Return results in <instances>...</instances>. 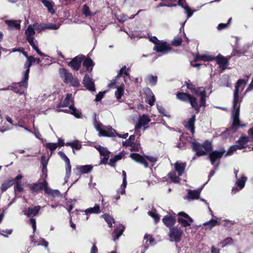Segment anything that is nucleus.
Returning a JSON list of instances; mask_svg holds the SVG:
<instances>
[{
    "instance_id": "nucleus-1",
    "label": "nucleus",
    "mask_w": 253,
    "mask_h": 253,
    "mask_svg": "<svg viewBox=\"0 0 253 253\" xmlns=\"http://www.w3.org/2000/svg\"><path fill=\"white\" fill-rule=\"evenodd\" d=\"M191 144L192 150L196 152L197 157L205 156L207 152H210L212 150L211 142L209 140L205 141L202 144L195 141H192Z\"/></svg>"
},
{
    "instance_id": "nucleus-2",
    "label": "nucleus",
    "mask_w": 253,
    "mask_h": 253,
    "mask_svg": "<svg viewBox=\"0 0 253 253\" xmlns=\"http://www.w3.org/2000/svg\"><path fill=\"white\" fill-rule=\"evenodd\" d=\"M176 98L181 101L187 102L188 101L192 108H193L198 113L200 112V108L203 105L198 103L197 98L194 96L186 92H177L176 94Z\"/></svg>"
},
{
    "instance_id": "nucleus-3",
    "label": "nucleus",
    "mask_w": 253,
    "mask_h": 253,
    "mask_svg": "<svg viewBox=\"0 0 253 253\" xmlns=\"http://www.w3.org/2000/svg\"><path fill=\"white\" fill-rule=\"evenodd\" d=\"M59 75L63 82L66 84H69L74 87H79L80 84L77 77H74L73 74L64 68L59 69Z\"/></svg>"
},
{
    "instance_id": "nucleus-4",
    "label": "nucleus",
    "mask_w": 253,
    "mask_h": 253,
    "mask_svg": "<svg viewBox=\"0 0 253 253\" xmlns=\"http://www.w3.org/2000/svg\"><path fill=\"white\" fill-rule=\"evenodd\" d=\"M185 84L187 89H189L192 93H194L196 95L200 96L201 105L205 107L207 106L206 99L207 97L205 88L204 87H195V85L190 83V81L185 82Z\"/></svg>"
},
{
    "instance_id": "nucleus-5",
    "label": "nucleus",
    "mask_w": 253,
    "mask_h": 253,
    "mask_svg": "<svg viewBox=\"0 0 253 253\" xmlns=\"http://www.w3.org/2000/svg\"><path fill=\"white\" fill-rule=\"evenodd\" d=\"M183 234V230L180 227L176 226L169 229V236L171 241L179 243L182 239Z\"/></svg>"
},
{
    "instance_id": "nucleus-6",
    "label": "nucleus",
    "mask_w": 253,
    "mask_h": 253,
    "mask_svg": "<svg viewBox=\"0 0 253 253\" xmlns=\"http://www.w3.org/2000/svg\"><path fill=\"white\" fill-rule=\"evenodd\" d=\"M225 152L223 148H221L219 151L212 150L211 151L209 154L208 158L211 161V164L214 166L215 162L217 161H219L223 157Z\"/></svg>"
},
{
    "instance_id": "nucleus-7",
    "label": "nucleus",
    "mask_w": 253,
    "mask_h": 253,
    "mask_svg": "<svg viewBox=\"0 0 253 253\" xmlns=\"http://www.w3.org/2000/svg\"><path fill=\"white\" fill-rule=\"evenodd\" d=\"M84 56L79 55L73 58L72 60L67 63L68 66L71 67L72 70L77 71L81 66V64L83 61Z\"/></svg>"
},
{
    "instance_id": "nucleus-8",
    "label": "nucleus",
    "mask_w": 253,
    "mask_h": 253,
    "mask_svg": "<svg viewBox=\"0 0 253 253\" xmlns=\"http://www.w3.org/2000/svg\"><path fill=\"white\" fill-rule=\"evenodd\" d=\"M240 110L237 109L235 110H232V117L233 118V122L231 128L230 130L236 131L239 129L240 126V120L239 119Z\"/></svg>"
},
{
    "instance_id": "nucleus-9",
    "label": "nucleus",
    "mask_w": 253,
    "mask_h": 253,
    "mask_svg": "<svg viewBox=\"0 0 253 253\" xmlns=\"http://www.w3.org/2000/svg\"><path fill=\"white\" fill-rule=\"evenodd\" d=\"M171 47L166 42L161 41L155 45L153 50L157 52L167 53L170 51Z\"/></svg>"
},
{
    "instance_id": "nucleus-10",
    "label": "nucleus",
    "mask_w": 253,
    "mask_h": 253,
    "mask_svg": "<svg viewBox=\"0 0 253 253\" xmlns=\"http://www.w3.org/2000/svg\"><path fill=\"white\" fill-rule=\"evenodd\" d=\"M213 58L219 65V67L222 70H224L227 68V66L229 64V62L226 57L219 53L216 57L213 56Z\"/></svg>"
},
{
    "instance_id": "nucleus-11",
    "label": "nucleus",
    "mask_w": 253,
    "mask_h": 253,
    "mask_svg": "<svg viewBox=\"0 0 253 253\" xmlns=\"http://www.w3.org/2000/svg\"><path fill=\"white\" fill-rule=\"evenodd\" d=\"M93 167L91 165L78 166L74 169V173L77 176L82 174L88 173L92 170Z\"/></svg>"
},
{
    "instance_id": "nucleus-12",
    "label": "nucleus",
    "mask_w": 253,
    "mask_h": 253,
    "mask_svg": "<svg viewBox=\"0 0 253 253\" xmlns=\"http://www.w3.org/2000/svg\"><path fill=\"white\" fill-rule=\"evenodd\" d=\"M46 181L44 179L42 182H41L29 184L28 187L29 188L32 193H38L42 190L43 186H46Z\"/></svg>"
},
{
    "instance_id": "nucleus-13",
    "label": "nucleus",
    "mask_w": 253,
    "mask_h": 253,
    "mask_svg": "<svg viewBox=\"0 0 253 253\" xmlns=\"http://www.w3.org/2000/svg\"><path fill=\"white\" fill-rule=\"evenodd\" d=\"M150 121L151 120L147 115L143 114L142 116H140L138 119V122L135 126V132L138 131L142 126H144L148 125Z\"/></svg>"
},
{
    "instance_id": "nucleus-14",
    "label": "nucleus",
    "mask_w": 253,
    "mask_h": 253,
    "mask_svg": "<svg viewBox=\"0 0 253 253\" xmlns=\"http://www.w3.org/2000/svg\"><path fill=\"white\" fill-rule=\"evenodd\" d=\"M24 82V78H23L22 81L18 83H15L13 84L11 86V90L16 93H18L22 95L24 93V90H21V88H27L28 87V81H26V83H23Z\"/></svg>"
},
{
    "instance_id": "nucleus-15",
    "label": "nucleus",
    "mask_w": 253,
    "mask_h": 253,
    "mask_svg": "<svg viewBox=\"0 0 253 253\" xmlns=\"http://www.w3.org/2000/svg\"><path fill=\"white\" fill-rule=\"evenodd\" d=\"M129 157L136 162L143 165L145 168L149 167L145 156H143L138 153H131Z\"/></svg>"
},
{
    "instance_id": "nucleus-16",
    "label": "nucleus",
    "mask_w": 253,
    "mask_h": 253,
    "mask_svg": "<svg viewBox=\"0 0 253 253\" xmlns=\"http://www.w3.org/2000/svg\"><path fill=\"white\" fill-rule=\"evenodd\" d=\"M84 85L89 91H94L95 90L94 83L88 74L84 75L83 80Z\"/></svg>"
},
{
    "instance_id": "nucleus-17",
    "label": "nucleus",
    "mask_w": 253,
    "mask_h": 253,
    "mask_svg": "<svg viewBox=\"0 0 253 253\" xmlns=\"http://www.w3.org/2000/svg\"><path fill=\"white\" fill-rule=\"evenodd\" d=\"M41 209V207L40 206L30 207L23 211V212L27 217H33L38 215Z\"/></svg>"
},
{
    "instance_id": "nucleus-18",
    "label": "nucleus",
    "mask_w": 253,
    "mask_h": 253,
    "mask_svg": "<svg viewBox=\"0 0 253 253\" xmlns=\"http://www.w3.org/2000/svg\"><path fill=\"white\" fill-rule=\"evenodd\" d=\"M247 180V177L244 175L242 176L241 178L238 179L236 182V184L238 187H233L232 189V193L235 194L240 190L242 189L245 187Z\"/></svg>"
},
{
    "instance_id": "nucleus-19",
    "label": "nucleus",
    "mask_w": 253,
    "mask_h": 253,
    "mask_svg": "<svg viewBox=\"0 0 253 253\" xmlns=\"http://www.w3.org/2000/svg\"><path fill=\"white\" fill-rule=\"evenodd\" d=\"M72 95L71 93H67L65 98L63 101H60L56 106V108H60L62 107H65L70 106V103L71 102L74 103V100L72 99Z\"/></svg>"
},
{
    "instance_id": "nucleus-20",
    "label": "nucleus",
    "mask_w": 253,
    "mask_h": 253,
    "mask_svg": "<svg viewBox=\"0 0 253 253\" xmlns=\"http://www.w3.org/2000/svg\"><path fill=\"white\" fill-rule=\"evenodd\" d=\"M163 222L170 229L174 227V225L176 222V218L172 215L164 216L162 219Z\"/></svg>"
},
{
    "instance_id": "nucleus-21",
    "label": "nucleus",
    "mask_w": 253,
    "mask_h": 253,
    "mask_svg": "<svg viewBox=\"0 0 253 253\" xmlns=\"http://www.w3.org/2000/svg\"><path fill=\"white\" fill-rule=\"evenodd\" d=\"M196 122V115H193L191 118H190L187 124L185 125L184 126L190 131L192 134L193 135L195 131V123Z\"/></svg>"
},
{
    "instance_id": "nucleus-22",
    "label": "nucleus",
    "mask_w": 253,
    "mask_h": 253,
    "mask_svg": "<svg viewBox=\"0 0 253 253\" xmlns=\"http://www.w3.org/2000/svg\"><path fill=\"white\" fill-rule=\"evenodd\" d=\"M199 61H214V59L212 55H209L207 54L200 55L198 53L194 56V61L196 62Z\"/></svg>"
},
{
    "instance_id": "nucleus-23",
    "label": "nucleus",
    "mask_w": 253,
    "mask_h": 253,
    "mask_svg": "<svg viewBox=\"0 0 253 253\" xmlns=\"http://www.w3.org/2000/svg\"><path fill=\"white\" fill-rule=\"evenodd\" d=\"M249 139L248 136H241L236 141V145L239 150H242L247 147V144L249 142Z\"/></svg>"
},
{
    "instance_id": "nucleus-24",
    "label": "nucleus",
    "mask_w": 253,
    "mask_h": 253,
    "mask_svg": "<svg viewBox=\"0 0 253 253\" xmlns=\"http://www.w3.org/2000/svg\"><path fill=\"white\" fill-rule=\"evenodd\" d=\"M116 130L111 126L107 127L106 129H103L100 131L99 135L106 137L115 136Z\"/></svg>"
},
{
    "instance_id": "nucleus-25",
    "label": "nucleus",
    "mask_w": 253,
    "mask_h": 253,
    "mask_svg": "<svg viewBox=\"0 0 253 253\" xmlns=\"http://www.w3.org/2000/svg\"><path fill=\"white\" fill-rule=\"evenodd\" d=\"M145 94L146 102H147L150 106H153L154 105L156 99L155 95L152 92V90L148 88L147 91L146 92Z\"/></svg>"
},
{
    "instance_id": "nucleus-26",
    "label": "nucleus",
    "mask_w": 253,
    "mask_h": 253,
    "mask_svg": "<svg viewBox=\"0 0 253 253\" xmlns=\"http://www.w3.org/2000/svg\"><path fill=\"white\" fill-rule=\"evenodd\" d=\"M32 61L31 60L28 59L25 62L24 66V68L26 69V71L24 72V82L23 83H26V81H28L29 79V74L30 73V67L32 65Z\"/></svg>"
},
{
    "instance_id": "nucleus-27",
    "label": "nucleus",
    "mask_w": 253,
    "mask_h": 253,
    "mask_svg": "<svg viewBox=\"0 0 253 253\" xmlns=\"http://www.w3.org/2000/svg\"><path fill=\"white\" fill-rule=\"evenodd\" d=\"M186 165L185 163L177 161L174 164V169L178 176H181L185 171Z\"/></svg>"
},
{
    "instance_id": "nucleus-28",
    "label": "nucleus",
    "mask_w": 253,
    "mask_h": 253,
    "mask_svg": "<svg viewBox=\"0 0 253 253\" xmlns=\"http://www.w3.org/2000/svg\"><path fill=\"white\" fill-rule=\"evenodd\" d=\"M83 65L86 68L87 71L91 72L92 71L94 63L90 58L87 57L83 61Z\"/></svg>"
},
{
    "instance_id": "nucleus-29",
    "label": "nucleus",
    "mask_w": 253,
    "mask_h": 253,
    "mask_svg": "<svg viewBox=\"0 0 253 253\" xmlns=\"http://www.w3.org/2000/svg\"><path fill=\"white\" fill-rule=\"evenodd\" d=\"M27 41L29 43V44L32 46L33 48L37 52V53L42 56H46V55L42 52L38 48V47L36 45L35 43L34 42V38H31L30 37H27L26 38Z\"/></svg>"
},
{
    "instance_id": "nucleus-30",
    "label": "nucleus",
    "mask_w": 253,
    "mask_h": 253,
    "mask_svg": "<svg viewBox=\"0 0 253 253\" xmlns=\"http://www.w3.org/2000/svg\"><path fill=\"white\" fill-rule=\"evenodd\" d=\"M5 23L7 25L10 30H19L20 29V23L17 22L16 20H6L5 21Z\"/></svg>"
},
{
    "instance_id": "nucleus-31",
    "label": "nucleus",
    "mask_w": 253,
    "mask_h": 253,
    "mask_svg": "<svg viewBox=\"0 0 253 253\" xmlns=\"http://www.w3.org/2000/svg\"><path fill=\"white\" fill-rule=\"evenodd\" d=\"M239 92L236 90L234 91V97L233 101V107L232 110H235L237 109H240V103H239Z\"/></svg>"
},
{
    "instance_id": "nucleus-32",
    "label": "nucleus",
    "mask_w": 253,
    "mask_h": 253,
    "mask_svg": "<svg viewBox=\"0 0 253 253\" xmlns=\"http://www.w3.org/2000/svg\"><path fill=\"white\" fill-rule=\"evenodd\" d=\"M43 4L46 7L49 12L51 14L55 13V10L53 8V4L52 1L48 0H40Z\"/></svg>"
},
{
    "instance_id": "nucleus-33",
    "label": "nucleus",
    "mask_w": 253,
    "mask_h": 253,
    "mask_svg": "<svg viewBox=\"0 0 253 253\" xmlns=\"http://www.w3.org/2000/svg\"><path fill=\"white\" fill-rule=\"evenodd\" d=\"M69 109L71 110V114L74 116L76 118L80 119L82 118V113L78 110L74 106V103L69 106Z\"/></svg>"
},
{
    "instance_id": "nucleus-34",
    "label": "nucleus",
    "mask_w": 253,
    "mask_h": 253,
    "mask_svg": "<svg viewBox=\"0 0 253 253\" xmlns=\"http://www.w3.org/2000/svg\"><path fill=\"white\" fill-rule=\"evenodd\" d=\"M85 213L87 215L91 213H99L100 212V208L99 205L95 204L93 208H89L84 211Z\"/></svg>"
},
{
    "instance_id": "nucleus-35",
    "label": "nucleus",
    "mask_w": 253,
    "mask_h": 253,
    "mask_svg": "<svg viewBox=\"0 0 253 253\" xmlns=\"http://www.w3.org/2000/svg\"><path fill=\"white\" fill-rule=\"evenodd\" d=\"M169 178L171 180L172 182L175 183H178L180 182V179L179 178L180 176H176V172L175 171H170L168 174Z\"/></svg>"
},
{
    "instance_id": "nucleus-36",
    "label": "nucleus",
    "mask_w": 253,
    "mask_h": 253,
    "mask_svg": "<svg viewBox=\"0 0 253 253\" xmlns=\"http://www.w3.org/2000/svg\"><path fill=\"white\" fill-rule=\"evenodd\" d=\"M124 84H122L117 87V89L115 92V95L118 100H119V99H120L124 95Z\"/></svg>"
},
{
    "instance_id": "nucleus-37",
    "label": "nucleus",
    "mask_w": 253,
    "mask_h": 253,
    "mask_svg": "<svg viewBox=\"0 0 253 253\" xmlns=\"http://www.w3.org/2000/svg\"><path fill=\"white\" fill-rule=\"evenodd\" d=\"M13 185V181L11 180H8L4 181L2 183L0 190L2 193L4 192L7 190L8 188L10 187Z\"/></svg>"
},
{
    "instance_id": "nucleus-38",
    "label": "nucleus",
    "mask_w": 253,
    "mask_h": 253,
    "mask_svg": "<svg viewBox=\"0 0 253 253\" xmlns=\"http://www.w3.org/2000/svg\"><path fill=\"white\" fill-rule=\"evenodd\" d=\"M83 14L86 17L93 16L95 15V12H91L89 7L86 5L84 4L82 8Z\"/></svg>"
},
{
    "instance_id": "nucleus-39",
    "label": "nucleus",
    "mask_w": 253,
    "mask_h": 253,
    "mask_svg": "<svg viewBox=\"0 0 253 253\" xmlns=\"http://www.w3.org/2000/svg\"><path fill=\"white\" fill-rule=\"evenodd\" d=\"M200 192L197 190H189L188 192V198L192 199H198L200 197Z\"/></svg>"
},
{
    "instance_id": "nucleus-40",
    "label": "nucleus",
    "mask_w": 253,
    "mask_h": 253,
    "mask_svg": "<svg viewBox=\"0 0 253 253\" xmlns=\"http://www.w3.org/2000/svg\"><path fill=\"white\" fill-rule=\"evenodd\" d=\"M204 225L205 226H208V227H206L207 229H211L216 225H219V223L216 219H211L210 221L205 223Z\"/></svg>"
},
{
    "instance_id": "nucleus-41",
    "label": "nucleus",
    "mask_w": 253,
    "mask_h": 253,
    "mask_svg": "<svg viewBox=\"0 0 253 253\" xmlns=\"http://www.w3.org/2000/svg\"><path fill=\"white\" fill-rule=\"evenodd\" d=\"M124 230V228H122L121 229H115L112 233L113 240L116 241V240H118L119 238V237L122 235Z\"/></svg>"
},
{
    "instance_id": "nucleus-42",
    "label": "nucleus",
    "mask_w": 253,
    "mask_h": 253,
    "mask_svg": "<svg viewBox=\"0 0 253 253\" xmlns=\"http://www.w3.org/2000/svg\"><path fill=\"white\" fill-rule=\"evenodd\" d=\"M135 139V136L131 135L128 139H126L125 141L123 142V146L124 147L131 146L132 143L134 142Z\"/></svg>"
},
{
    "instance_id": "nucleus-43",
    "label": "nucleus",
    "mask_w": 253,
    "mask_h": 253,
    "mask_svg": "<svg viewBox=\"0 0 253 253\" xmlns=\"http://www.w3.org/2000/svg\"><path fill=\"white\" fill-rule=\"evenodd\" d=\"M148 214L149 215L153 217L155 223H157L160 221V216L156 213V210L154 211H150L148 212Z\"/></svg>"
},
{
    "instance_id": "nucleus-44",
    "label": "nucleus",
    "mask_w": 253,
    "mask_h": 253,
    "mask_svg": "<svg viewBox=\"0 0 253 253\" xmlns=\"http://www.w3.org/2000/svg\"><path fill=\"white\" fill-rule=\"evenodd\" d=\"M105 221L107 223L109 227H112V223L114 222V218L110 215L107 214H104L102 215Z\"/></svg>"
},
{
    "instance_id": "nucleus-45",
    "label": "nucleus",
    "mask_w": 253,
    "mask_h": 253,
    "mask_svg": "<svg viewBox=\"0 0 253 253\" xmlns=\"http://www.w3.org/2000/svg\"><path fill=\"white\" fill-rule=\"evenodd\" d=\"M147 79L151 85H155L157 83L158 77L156 76L148 75L147 76Z\"/></svg>"
},
{
    "instance_id": "nucleus-46",
    "label": "nucleus",
    "mask_w": 253,
    "mask_h": 253,
    "mask_svg": "<svg viewBox=\"0 0 253 253\" xmlns=\"http://www.w3.org/2000/svg\"><path fill=\"white\" fill-rule=\"evenodd\" d=\"M66 163V176L65 178H69L71 174V165L70 164V161H69Z\"/></svg>"
},
{
    "instance_id": "nucleus-47",
    "label": "nucleus",
    "mask_w": 253,
    "mask_h": 253,
    "mask_svg": "<svg viewBox=\"0 0 253 253\" xmlns=\"http://www.w3.org/2000/svg\"><path fill=\"white\" fill-rule=\"evenodd\" d=\"M25 34L27 37L33 38V36L35 34V32L31 25H29L25 31Z\"/></svg>"
},
{
    "instance_id": "nucleus-48",
    "label": "nucleus",
    "mask_w": 253,
    "mask_h": 253,
    "mask_svg": "<svg viewBox=\"0 0 253 253\" xmlns=\"http://www.w3.org/2000/svg\"><path fill=\"white\" fill-rule=\"evenodd\" d=\"M177 221L182 227H184L189 226L191 225L190 223H189L187 220L183 219L182 217H178Z\"/></svg>"
},
{
    "instance_id": "nucleus-49",
    "label": "nucleus",
    "mask_w": 253,
    "mask_h": 253,
    "mask_svg": "<svg viewBox=\"0 0 253 253\" xmlns=\"http://www.w3.org/2000/svg\"><path fill=\"white\" fill-rule=\"evenodd\" d=\"M237 150H239V149H238V147H237V146L236 145V144L231 146L229 148L228 151L226 153L225 156L232 155L233 154V153L234 152H235L236 151H237Z\"/></svg>"
},
{
    "instance_id": "nucleus-50",
    "label": "nucleus",
    "mask_w": 253,
    "mask_h": 253,
    "mask_svg": "<svg viewBox=\"0 0 253 253\" xmlns=\"http://www.w3.org/2000/svg\"><path fill=\"white\" fill-rule=\"evenodd\" d=\"M182 42V39L181 37L174 38L171 42V44L175 46H178L181 45Z\"/></svg>"
},
{
    "instance_id": "nucleus-51",
    "label": "nucleus",
    "mask_w": 253,
    "mask_h": 253,
    "mask_svg": "<svg viewBox=\"0 0 253 253\" xmlns=\"http://www.w3.org/2000/svg\"><path fill=\"white\" fill-rule=\"evenodd\" d=\"M46 148L49 149L51 152H53L57 147L56 143H47L45 144Z\"/></svg>"
},
{
    "instance_id": "nucleus-52",
    "label": "nucleus",
    "mask_w": 253,
    "mask_h": 253,
    "mask_svg": "<svg viewBox=\"0 0 253 253\" xmlns=\"http://www.w3.org/2000/svg\"><path fill=\"white\" fill-rule=\"evenodd\" d=\"M82 148V144L80 143L79 141L78 140H75L73 141V145L72 146V148L73 151L74 150H79Z\"/></svg>"
},
{
    "instance_id": "nucleus-53",
    "label": "nucleus",
    "mask_w": 253,
    "mask_h": 253,
    "mask_svg": "<svg viewBox=\"0 0 253 253\" xmlns=\"http://www.w3.org/2000/svg\"><path fill=\"white\" fill-rule=\"evenodd\" d=\"M157 108L159 111V112L166 117H169L170 115L168 114V113L166 110V109L162 106L157 105Z\"/></svg>"
},
{
    "instance_id": "nucleus-54",
    "label": "nucleus",
    "mask_w": 253,
    "mask_h": 253,
    "mask_svg": "<svg viewBox=\"0 0 253 253\" xmlns=\"http://www.w3.org/2000/svg\"><path fill=\"white\" fill-rule=\"evenodd\" d=\"M38 246H43L45 248H47L48 247V242L46 241L43 238H41L39 242V243L37 244Z\"/></svg>"
},
{
    "instance_id": "nucleus-55",
    "label": "nucleus",
    "mask_w": 253,
    "mask_h": 253,
    "mask_svg": "<svg viewBox=\"0 0 253 253\" xmlns=\"http://www.w3.org/2000/svg\"><path fill=\"white\" fill-rule=\"evenodd\" d=\"M94 123L95 124L96 130L99 131V134H100V131H101L103 128L101 127V124L100 123H98L97 121L96 114L94 115Z\"/></svg>"
},
{
    "instance_id": "nucleus-56",
    "label": "nucleus",
    "mask_w": 253,
    "mask_h": 253,
    "mask_svg": "<svg viewBox=\"0 0 253 253\" xmlns=\"http://www.w3.org/2000/svg\"><path fill=\"white\" fill-rule=\"evenodd\" d=\"M232 242L233 240L231 237L226 238L221 242V244H222V247L223 248L229 244H232Z\"/></svg>"
},
{
    "instance_id": "nucleus-57",
    "label": "nucleus",
    "mask_w": 253,
    "mask_h": 253,
    "mask_svg": "<svg viewBox=\"0 0 253 253\" xmlns=\"http://www.w3.org/2000/svg\"><path fill=\"white\" fill-rule=\"evenodd\" d=\"M245 84V81L243 79H239L236 83L235 85V88L234 90H237L239 92V87L243 84Z\"/></svg>"
},
{
    "instance_id": "nucleus-58",
    "label": "nucleus",
    "mask_w": 253,
    "mask_h": 253,
    "mask_svg": "<svg viewBox=\"0 0 253 253\" xmlns=\"http://www.w3.org/2000/svg\"><path fill=\"white\" fill-rule=\"evenodd\" d=\"M29 222L31 224L33 230V233L35 234V232L36 230V219L34 218H31L29 220Z\"/></svg>"
},
{
    "instance_id": "nucleus-59",
    "label": "nucleus",
    "mask_w": 253,
    "mask_h": 253,
    "mask_svg": "<svg viewBox=\"0 0 253 253\" xmlns=\"http://www.w3.org/2000/svg\"><path fill=\"white\" fill-rule=\"evenodd\" d=\"M127 185L126 180H123V183L121 185V191L119 192H120L122 195H123L125 193V188Z\"/></svg>"
},
{
    "instance_id": "nucleus-60",
    "label": "nucleus",
    "mask_w": 253,
    "mask_h": 253,
    "mask_svg": "<svg viewBox=\"0 0 253 253\" xmlns=\"http://www.w3.org/2000/svg\"><path fill=\"white\" fill-rule=\"evenodd\" d=\"M24 189L21 185V183H17L14 186V191L18 192H21L23 191Z\"/></svg>"
},
{
    "instance_id": "nucleus-61",
    "label": "nucleus",
    "mask_w": 253,
    "mask_h": 253,
    "mask_svg": "<svg viewBox=\"0 0 253 253\" xmlns=\"http://www.w3.org/2000/svg\"><path fill=\"white\" fill-rule=\"evenodd\" d=\"M101 157H107L109 156L110 152L108 151L107 148H104V149L100 152L99 153Z\"/></svg>"
},
{
    "instance_id": "nucleus-62",
    "label": "nucleus",
    "mask_w": 253,
    "mask_h": 253,
    "mask_svg": "<svg viewBox=\"0 0 253 253\" xmlns=\"http://www.w3.org/2000/svg\"><path fill=\"white\" fill-rule=\"evenodd\" d=\"M105 92H99L96 95L95 101L96 102L100 101L104 97Z\"/></svg>"
},
{
    "instance_id": "nucleus-63",
    "label": "nucleus",
    "mask_w": 253,
    "mask_h": 253,
    "mask_svg": "<svg viewBox=\"0 0 253 253\" xmlns=\"http://www.w3.org/2000/svg\"><path fill=\"white\" fill-rule=\"evenodd\" d=\"M131 148L130 149V151H138L139 149V144L133 143L132 145H131V146H130Z\"/></svg>"
},
{
    "instance_id": "nucleus-64",
    "label": "nucleus",
    "mask_w": 253,
    "mask_h": 253,
    "mask_svg": "<svg viewBox=\"0 0 253 253\" xmlns=\"http://www.w3.org/2000/svg\"><path fill=\"white\" fill-rule=\"evenodd\" d=\"M58 154L59 156L65 161V163L70 161L68 157L62 151H59Z\"/></svg>"
}]
</instances>
